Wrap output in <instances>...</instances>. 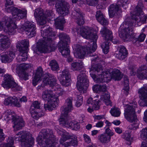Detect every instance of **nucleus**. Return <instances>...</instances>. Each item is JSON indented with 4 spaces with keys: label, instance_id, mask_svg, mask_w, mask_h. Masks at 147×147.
<instances>
[{
    "label": "nucleus",
    "instance_id": "f257e3e1",
    "mask_svg": "<svg viewBox=\"0 0 147 147\" xmlns=\"http://www.w3.org/2000/svg\"><path fill=\"white\" fill-rule=\"evenodd\" d=\"M77 32L84 38L92 40V48L88 47L86 48L79 45H76V52L74 54L75 57L77 58L82 59L83 58L84 55L87 54V57H94L91 59L92 61L99 62L101 61L100 58L98 55L93 53L97 48V45L95 42L97 39L98 36L93 34L91 29L88 27H82L78 29Z\"/></svg>",
    "mask_w": 147,
    "mask_h": 147
},
{
    "label": "nucleus",
    "instance_id": "f03ea898",
    "mask_svg": "<svg viewBox=\"0 0 147 147\" xmlns=\"http://www.w3.org/2000/svg\"><path fill=\"white\" fill-rule=\"evenodd\" d=\"M43 39L40 40L37 43L36 47L38 51L41 53H49L54 51L56 49V45L53 43V37L55 36L51 29L41 31Z\"/></svg>",
    "mask_w": 147,
    "mask_h": 147
},
{
    "label": "nucleus",
    "instance_id": "7ed1b4c3",
    "mask_svg": "<svg viewBox=\"0 0 147 147\" xmlns=\"http://www.w3.org/2000/svg\"><path fill=\"white\" fill-rule=\"evenodd\" d=\"M94 71L98 74L99 77L96 80L98 83L108 82L110 81L111 78L115 80H119L123 77V75L120 71L117 69H110L107 71H102V66L100 65H96L94 67Z\"/></svg>",
    "mask_w": 147,
    "mask_h": 147
},
{
    "label": "nucleus",
    "instance_id": "20e7f679",
    "mask_svg": "<svg viewBox=\"0 0 147 147\" xmlns=\"http://www.w3.org/2000/svg\"><path fill=\"white\" fill-rule=\"evenodd\" d=\"M71 66L73 70L80 71V73L77 77V88L81 93H85L89 86V82L87 78L85 71L82 70L83 68V62L79 61L73 63L71 64Z\"/></svg>",
    "mask_w": 147,
    "mask_h": 147
},
{
    "label": "nucleus",
    "instance_id": "39448f33",
    "mask_svg": "<svg viewBox=\"0 0 147 147\" xmlns=\"http://www.w3.org/2000/svg\"><path fill=\"white\" fill-rule=\"evenodd\" d=\"M37 140L42 147L49 145V147H59V144L55 141V138L52 129H43L39 134Z\"/></svg>",
    "mask_w": 147,
    "mask_h": 147
},
{
    "label": "nucleus",
    "instance_id": "423d86ee",
    "mask_svg": "<svg viewBox=\"0 0 147 147\" xmlns=\"http://www.w3.org/2000/svg\"><path fill=\"white\" fill-rule=\"evenodd\" d=\"M55 7L57 12L62 16H59L55 19V24L57 28L63 30V24L65 22L64 16L67 14L69 12V4L63 0H58Z\"/></svg>",
    "mask_w": 147,
    "mask_h": 147
},
{
    "label": "nucleus",
    "instance_id": "0eeeda50",
    "mask_svg": "<svg viewBox=\"0 0 147 147\" xmlns=\"http://www.w3.org/2000/svg\"><path fill=\"white\" fill-rule=\"evenodd\" d=\"M134 20L132 18L128 17L120 26L119 30V35L123 38L131 39L133 37V26L136 25V23Z\"/></svg>",
    "mask_w": 147,
    "mask_h": 147
},
{
    "label": "nucleus",
    "instance_id": "6e6552de",
    "mask_svg": "<svg viewBox=\"0 0 147 147\" xmlns=\"http://www.w3.org/2000/svg\"><path fill=\"white\" fill-rule=\"evenodd\" d=\"M129 103L131 105H127L124 113L125 117L127 121L130 122H134L129 126V129H135L138 128L139 121L135 114L134 108L137 107V103L135 100Z\"/></svg>",
    "mask_w": 147,
    "mask_h": 147
},
{
    "label": "nucleus",
    "instance_id": "1a4fd4ad",
    "mask_svg": "<svg viewBox=\"0 0 147 147\" xmlns=\"http://www.w3.org/2000/svg\"><path fill=\"white\" fill-rule=\"evenodd\" d=\"M13 2L12 0H6L5 10L7 12L11 13L13 18L17 20H19L26 18L27 16V11L24 9H20L13 6H8L13 5Z\"/></svg>",
    "mask_w": 147,
    "mask_h": 147
},
{
    "label": "nucleus",
    "instance_id": "9d476101",
    "mask_svg": "<svg viewBox=\"0 0 147 147\" xmlns=\"http://www.w3.org/2000/svg\"><path fill=\"white\" fill-rule=\"evenodd\" d=\"M15 140L21 142L22 147H31L34 144V139L31 134L25 131L19 132L14 136Z\"/></svg>",
    "mask_w": 147,
    "mask_h": 147
},
{
    "label": "nucleus",
    "instance_id": "9b49d317",
    "mask_svg": "<svg viewBox=\"0 0 147 147\" xmlns=\"http://www.w3.org/2000/svg\"><path fill=\"white\" fill-rule=\"evenodd\" d=\"M100 32L105 40L101 45V47L104 53L106 54L109 51V46L111 44V41H112L114 44H117V42L113 40V37L112 32L106 27H103L100 30Z\"/></svg>",
    "mask_w": 147,
    "mask_h": 147
},
{
    "label": "nucleus",
    "instance_id": "f8f14e48",
    "mask_svg": "<svg viewBox=\"0 0 147 147\" xmlns=\"http://www.w3.org/2000/svg\"><path fill=\"white\" fill-rule=\"evenodd\" d=\"M143 5L142 1H138L137 5L136 6L134 11L131 13V18L133 20H134L137 23L140 22L144 24L146 23L147 16L144 14L142 10ZM138 25L139 24H138Z\"/></svg>",
    "mask_w": 147,
    "mask_h": 147
},
{
    "label": "nucleus",
    "instance_id": "ddd939ff",
    "mask_svg": "<svg viewBox=\"0 0 147 147\" xmlns=\"http://www.w3.org/2000/svg\"><path fill=\"white\" fill-rule=\"evenodd\" d=\"M59 37L60 41L58 43L59 50L64 57L69 56L70 50L68 48V44L70 42V38L65 33H60Z\"/></svg>",
    "mask_w": 147,
    "mask_h": 147
},
{
    "label": "nucleus",
    "instance_id": "4468645a",
    "mask_svg": "<svg viewBox=\"0 0 147 147\" xmlns=\"http://www.w3.org/2000/svg\"><path fill=\"white\" fill-rule=\"evenodd\" d=\"M5 118L8 121L11 119L13 123V127L14 130L17 131L22 128L24 125L23 119L19 117L13 115L10 110H7L4 113Z\"/></svg>",
    "mask_w": 147,
    "mask_h": 147
},
{
    "label": "nucleus",
    "instance_id": "2eb2a0df",
    "mask_svg": "<svg viewBox=\"0 0 147 147\" xmlns=\"http://www.w3.org/2000/svg\"><path fill=\"white\" fill-rule=\"evenodd\" d=\"M4 80V82L1 85L5 88L8 89L11 88L13 91L20 90V87L15 82L11 75L8 74L5 75Z\"/></svg>",
    "mask_w": 147,
    "mask_h": 147
},
{
    "label": "nucleus",
    "instance_id": "dca6fc26",
    "mask_svg": "<svg viewBox=\"0 0 147 147\" xmlns=\"http://www.w3.org/2000/svg\"><path fill=\"white\" fill-rule=\"evenodd\" d=\"M3 28H5L9 34H13L17 27L15 23L13 22L11 18L6 17L5 21L0 22V31Z\"/></svg>",
    "mask_w": 147,
    "mask_h": 147
},
{
    "label": "nucleus",
    "instance_id": "f3484780",
    "mask_svg": "<svg viewBox=\"0 0 147 147\" xmlns=\"http://www.w3.org/2000/svg\"><path fill=\"white\" fill-rule=\"evenodd\" d=\"M23 28L29 37H32L35 35L36 32V26L33 23L26 22L24 24Z\"/></svg>",
    "mask_w": 147,
    "mask_h": 147
},
{
    "label": "nucleus",
    "instance_id": "a211bd4d",
    "mask_svg": "<svg viewBox=\"0 0 147 147\" xmlns=\"http://www.w3.org/2000/svg\"><path fill=\"white\" fill-rule=\"evenodd\" d=\"M11 42L9 38L7 36L0 34V50L5 51L10 46Z\"/></svg>",
    "mask_w": 147,
    "mask_h": 147
},
{
    "label": "nucleus",
    "instance_id": "6ab92c4d",
    "mask_svg": "<svg viewBox=\"0 0 147 147\" xmlns=\"http://www.w3.org/2000/svg\"><path fill=\"white\" fill-rule=\"evenodd\" d=\"M73 15L78 25L80 26L85 23L84 14L82 13L80 9H75L73 13Z\"/></svg>",
    "mask_w": 147,
    "mask_h": 147
},
{
    "label": "nucleus",
    "instance_id": "aec40b11",
    "mask_svg": "<svg viewBox=\"0 0 147 147\" xmlns=\"http://www.w3.org/2000/svg\"><path fill=\"white\" fill-rule=\"evenodd\" d=\"M34 16L38 19V24L43 25L46 23V17L41 8H37L35 10Z\"/></svg>",
    "mask_w": 147,
    "mask_h": 147
},
{
    "label": "nucleus",
    "instance_id": "412c9836",
    "mask_svg": "<svg viewBox=\"0 0 147 147\" xmlns=\"http://www.w3.org/2000/svg\"><path fill=\"white\" fill-rule=\"evenodd\" d=\"M42 78H44V79H45L42 69L41 67H39L36 69L35 75L32 80L33 85L34 86H36L38 82L41 80Z\"/></svg>",
    "mask_w": 147,
    "mask_h": 147
},
{
    "label": "nucleus",
    "instance_id": "4be33fe9",
    "mask_svg": "<svg viewBox=\"0 0 147 147\" xmlns=\"http://www.w3.org/2000/svg\"><path fill=\"white\" fill-rule=\"evenodd\" d=\"M109 15L110 18L118 15L121 12L119 7L117 4L111 5L108 8Z\"/></svg>",
    "mask_w": 147,
    "mask_h": 147
},
{
    "label": "nucleus",
    "instance_id": "5701e85b",
    "mask_svg": "<svg viewBox=\"0 0 147 147\" xmlns=\"http://www.w3.org/2000/svg\"><path fill=\"white\" fill-rule=\"evenodd\" d=\"M139 97L144 103V105L147 106V85H144L138 91Z\"/></svg>",
    "mask_w": 147,
    "mask_h": 147
},
{
    "label": "nucleus",
    "instance_id": "b1692460",
    "mask_svg": "<svg viewBox=\"0 0 147 147\" xmlns=\"http://www.w3.org/2000/svg\"><path fill=\"white\" fill-rule=\"evenodd\" d=\"M118 53L116 54V56L119 59L123 60L127 56V51L124 46L120 45L118 47Z\"/></svg>",
    "mask_w": 147,
    "mask_h": 147
},
{
    "label": "nucleus",
    "instance_id": "393cba45",
    "mask_svg": "<svg viewBox=\"0 0 147 147\" xmlns=\"http://www.w3.org/2000/svg\"><path fill=\"white\" fill-rule=\"evenodd\" d=\"M61 112L62 114L59 120V124L63 127H68L71 121L68 116V113H65L62 111Z\"/></svg>",
    "mask_w": 147,
    "mask_h": 147
},
{
    "label": "nucleus",
    "instance_id": "a878e982",
    "mask_svg": "<svg viewBox=\"0 0 147 147\" xmlns=\"http://www.w3.org/2000/svg\"><path fill=\"white\" fill-rule=\"evenodd\" d=\"M15 53L12 51H10L6 53L1 54L0 59L2 63H5L10 62L15 58Z\"/></svg>",
    "mask_w": 147,
    "mask_h": 147
},
{
    "label": "nucleus",
    "instance_id": "bb28decb",
    "mask_svg": "<svg viewBox=\"0 0 147 147\" xmlns=\"http://www.w3.org/2000/svg\"><path fill=\"white\" fill-rule=\"evenodd\" d=\"M137 75L140 80L147 79V66L142 65L137 70Z\"/></svg>",
    "mask_w": 147,
    "mask_h": 147
},
{
    "label": "nucleus",
    "instance_id": "cd10ccee",
    "mask_svg": "<svg viewBox=\"0 0 147 147\" xmlns=\"http://www.w3.org/2000/svg\"><path fill=\"white\" fill-rule=\"evenodd\" d=\"M73 98L71 97H69L67 98L66 100L65 105L61 107V111H62L63 113H66L70 112L73 109V107L72 104Z\"/></svg>",
    "mask_w": 147,
    "mask_h": 147
},
{
    "label": "nucleus",
    "instance_id": "c85d7f7f",
    "mask_svg": "<svg viewBox=\"0 0 147 147\" xmlns=\"http://www.w3.org/2000/svg\"><path fill=\"white\" fill-rule=\"evenodd\" d=\"M4 104L5 105L11 104L18 107H20L21 106L18 98L15 96L9 97L5 98L4 101Z\"/></svg>",
    "mask_w": 147,
    "mask_h": 147
},
{
    "label": "nucleus",
    "instance_id": "c756f323",
    "mask_svg": "<svg viewBox=\"0 0 147 147\" xmlns=\"http://www.w3.org/2000/svg\"><path fill=\"white\" fill-rule=\"evenodd\" d=\"M29 41L26 39L18 41L16 45V47L20 51H27L29 45Z\"/></svg>",
    "mask_w": 147,
    "mask_h": 147
},
{
    "label": "nucleus",
    "instance_id": "7c9ffc66",
    "mask_svg": "<svg viewBox=\"0 0 147 147\" xmlns=\"http://www.w3.org/2000/svg\"><path fill=\"white\" fill-rule=\"evenodd\" d=\"M96 17L97 21L103 26L108 25L107 20L105 18L103 13L100 11H98L96 12Z\"/></svg>",
    "mask_w": 147,
    "mask_h": 147
},
{
    "label": "nucleus",
    "instance_id": "2f4dec72",
    "mask_svg": "<svg viewBox=\"0 0 147 147\" xmlns=\"http://www.w3.org/2000/svg\"><path fill=\"white\" fill-rule=\"evenodd\" d=\"M53 91L47 90L44 91L42 94V99L45 101H49L54 96Z\"/></svg>",
    "mask_w": 147,
    "mask_h": 147
},
{
    "label": "nucleus",
    "instance_id": "473e14b6",
    "mask_svg": "<svg viewBox=\"0 0 147 147\" xmlns=\"http://www.w3.org/2000/svg\"><path fill=\"white\" fill-rule=\"evenodd\" d=\"M60 134L61 135V138L60 140V143L64 145V147H69V146L67 145L68 144H66V142H65L67 140L69 139L70 138H72V136L70 135H69L67 134H63V132L60 131Z\"/></svg>",
    "mask_w": 147,
    "mask_h": 147
},
{
    "label": "nucleus",
    "instance_id": "72a5a7b5",
    "mask_svg": "<svg viewBox=\"0 0 147 147\" xmlns=\"http://www.w3.org/2000/svg\"><path fill=\"white\" fill-rule=\"evenodd\" d=\"M98 139L99 142L101 143L106 144L110 141L111 138L107 134H103L98 136Z\"/></svg>",
    "mask_w": 147,
    "mask_h": 147
},
{
    "label": "nucleus",
    "instance_id": "f704fd0d",
    "mask_svg": "<svg viewBox=\"0 0 147 147\" xmlns=\"http://www.w3.org/2000/svg\"><path fill=\"white\" fill-rule=\"evenodd\" d=\"M107 87L105 84L102 85L96 84L94 85L92 88L93 91L98 92H105L107 90Z\"/></svg>",
    "mask_w": 147,
    "mask_h": 147
},
{
    "label": "nucleus",
    "instance_id": "c9c22d12",
    "mask_svg": "<svg viewBox=\"0 0 147 147\" xmlns=\"http://www.w3.org/2000/svg\"><path fill=\"white\" fill-rule=\"evenodd\" d=\"M20 54L17 57L16 59L19 62L26 61L28 58V55L27 51H20Z\"/></svg>",
    "mask_w": 147,
    "mask_h": 147
},
{
    "label": "nucleus",
    "instance_id": "e433bc0d",
    "mask_svg": "<svg viewBox=\"0 0 147 147\" xmlns=\"http://www.w3.org/2000/svg\"><path fill=\"white\" fill-rule=\"evenodd\" d=\"M30 111L31 117L34 119H38L39 118L44 115H45L43 112H38L35 111V110H30Z\"/></svg>",
    "mask_w": 147,
    "mask_h": 147
},
{
    "label": "nucleus",
    "instance_id": "4c0bfd02",
    "mask_svg": "<svg viewBox=\"0 0 147 147\" xmlns=\"http://www.w3.org/2000/svg\"><path fill=\"white\" fill-rule=\"evenodd\" d=\"M94 104L92 106V108L91 107H89L88 109V111L90 113L92 112L93 111V110H97L99 109L100 107V101L98 100V101H96V100H94Z\"/></svg>",
    "mask_w": 147,
    "mask_h": 147
},
{
    "label": "nucleus",
    "instance_id": "58836bf2",
    "mask_svg": "<svg viewBox=\"0 0 147 147\" xmlns=\"http://www.w3.org/2000/svg\"><path fill=\"white\" fill-rule=\"evenodd\" d=\"M71 76L69 70L67 69H64L62 72V73L60 74L59 78H61V80L62 82L64 78H70Z\"/></svg>",
    "mask_w": 147,
    "mask_h": 147
},
{
    "label": "nucleus",
    "instance_id": "ea45409f",
    "mask_svg": "<svg viewBox=\"0 0 147 147\" xmlns=\"http://www.w3.org/2000/svg\"><path fill=\"white\" fill-rule=\"evenodd\" d=\"M57 81L56 79L53 80H50L48 78H46L45 79H43V83H45L46 84H49L51 87H53L56 84Z\"/></svg>",
    "mask_w": 147,
    "mask_h": 147
},
{
    "label": "nucleus",
    "instance_id": "a19ab883",
    "mask_svg": "<svg viewBox=\"0 0 147 147\" xmlns=\"http://www.w3.org/2000/svg\"><path fill=\"white\" fill-rule=\"evenodd\" d=\"M72 136L71 140L69 142H66V144L69 146H76L78 145V142L77 140V138L74 135H70Z\"/></svg>",
    "mask_w": 147,
    "mask_h": 147
},
{
    "label": "nucleus",
    "instance_id": "79ce46f5",
    "mask_svg": "<svg viewBox=\"0 0 147 147\" xmlns=\"http://www.w3.org/2000/svg\"><path fill=\"white\" fill-rule=\"evenodd\" d=\"M110 113L112 116L115 117H119L121 114L119 109L117 107H114L111 109Z\"/></svg>",
    "mask_w": 147,
    "mask_h": 147
},
{
    "label": "nucleus",
    "instance_id": "37998d69",
    "mask_svg": "<svg viewBox=\"0 0 147 147\" xmlns=\"http://www.w3.org/2000/svg\"><path fill=\"white\" fill-rule=\"evenodd\" d=\"M70 128L73 130H77L80 128V125L76 121H71L69 125Z\"/></svg>",
    "mask_w": 147,
    "mask_h": 147
},
{
    "label": "nucleus",
    "instance_id": "c03bdc74",
    "mask_svg": "<svg viewBox=\"0 0 147 147\" xmlns=\"http://www.w3.org/2000/svg\"><path fill=\"white\" fill-rule=\"evenodd\" d=\"M51 69L53 71H56L59 69V67L57 62L55 60L51 61L49 63Z\"/></svg>",
    "mask_w": 147,
    "mask_h": 147
},
{
    "label": "nucleus",
    "instance_id": "a18cd8bd",
    "mask_svg": "<svg viewBox=\"0 0 147 147\" xmlns=\"http://www.w3.org/2000/svg\"><path fill=\"white\" fill-rule=\"evenodd\" d=\"M145 37L146 35L142 33L138 38H134L132 40L134 43H136L137 42H142L144 41Z\"/></svg>",
    "mask_w": 147,
    "mask_h": 147
},
{
    "label": "nucleus",
    "instance_id": "49530a36",
    "mask_svg": "<svg viewBox=\"0 0 147 147\" xmlns=\"http://www.w3.org/2000/svg\"><path fill=\"white\" fill-rule=\"evenodd\" d=\"M122 137L125 140L128 142L127 143V144L128 145H130L131 144V138L130 133H125L122 136Z\"/></svg>",
    "mask_w": 147,
    "mask_h": 147
},
{
    "label": "nucleus",
    "instance_id": "de8ad7c7",
    "mask_svg": "<svg viewBox=\"0 0 147 147\" xmlns=\"http://www.w3.org/2000/svg\"><path fill=\"white\" fill-rule=\"evenodd\" d=\"M61 82V78H59V81L61 84L63 86L65 87H67L69 86L70 85V82L71 80L70 78H64Z\"/></svg>",
    "mask_w": 147,
    "mask_h": 147
},
{
    "label": "nucleus",
    "instance_id": "09e8293b",
    "mask_svg": "<svg viewBox=\"0 0 147 147\" xmlns=\"http://www.w3.org/2000/svg\"><path fill=\"white\" fill-rule=\"evenodd\" d=\"M141 138L147 141V127L142 129L140 134Z\"/></svg>",
    "mask_w": 147,
    "mask_h": 147
},
{
    "label": "nucleus",
    "instance_id": "8fccbe9b",
    "mask_svg": "<svg viewBox=\"0 0 147 147\" xmlns=\"http://www.w3.org/2000/svg\"><path fill=\"white\" fill-rule=\"evenodd\" d=\"M40 108V103L38 101L34 102L31 106L30 110H35V109H39Z\"/></svg>",
    "mask_w": 147,
    "mask_h": 147
},
{
    "label": "nucleus",
    "instance_id": "3c124183",
    "mask_svg": "<svg viewBox=\"0 0 147 147\" xmlns=\"http://www.w3.org/2000/svg\"><path fill=\"white\" fill-rule=\"evenodd\" d=\"M83 103V97L80 95L77 96V99L76 102V105L78 107L81 106Z\"/></svg>",
    "mask_w": 147,
    "mask_h": 147
},
{
    "label": "nucleus",
    "instance_id": "603ef678",
    "mask_svg": "<svg viewBox=\"0 0 147 147\" xmlns=\"http://www.w3.org/2000/svg\"><path fill=\"white\" fill-rule=\"evenodd\" d=\"M86 3L90 6H94L98 2V0H85Z\"/></svg>",
    "mask_w": 147,
    "mask_h": 147
},
{
    "label": "nucleus",
    "instance_id": "864d4df0",
    "mask_svg": "<svg viewBox=\"0 0 147 147\" xmlns=\"http://www.w3.org/2000/svg\"><path fill=\"white\" fill-rule=\"evenodd\" d=\"M57 99V98L55 99L52 98L49 101V103L51 104L53 109V108H55L58 105Z\"/></svg>",
    "mask_w": 147,
    "mask_h": 147
},
{
    "label": "nucleus",
    "instance_id": "5fc2aeb1",
    "mask_svg": "<svg viewBox=\"0 0 147 147\" xmlns=\"http://www.w3.org/2000/svg\"><path fill=\"white\" fill-rule=\"evenodd\" d=\"M31 65L30 64H25L24 63L21 64L20 65V68L24 70H25L30 68Z\"/></svg>",
    "mask_w": 147,
    "mask_h": 147
},
{
    "label": "nucleus",
    "instance_id": "6e6d98bb",
    "mask_svg": "<svg viewBox=\"0 0 147 147\" xmlns=\"http://www.w3.org/2000/svg\"><path fill=\"white\" fill-rule=\"evenodd\" d=\"M45 14H46V16L45 15V17H46V19L50 20L51 19V17L53 16V11L52 10L47 11Z\"/></svg>",
    "mask_w": 147,
    "mask_h": 147
},
{
    "label": "nucleus",
    "instance_id": "4d7b16f0",
    "mask_svg": "<svg viewBox=\"0 0 147 147\" xmlns=\"http://www.w3.org/2000/svg\"><path fill=\"white\" fill-rule=\"evenodd\" d=\"M105 134H107L110 138H111V137L113 136L114 135V133L110 129L109 127L105 129Z\"/></svg>",
    "mask_w": 147,
    "mask_h": 147
},
{
    "label": "nucleus",
    "instance_id": "13d9d810",
    "mask_svg": "<svg viewBox=\"0 0 147 147\" xmlns=\"http://www.w3.org/2000/svg\"><path fill=\"white\" fill-rule=\"evenodd\" d=\"M96 100V101H97L96 99L93 100V98H89L87 100V104L88 105L89 107H92L91 106H92L94 104V100Z\"/></svg>",
    "mask_w": 147,
    "mask_h": 147
},
{
    "label": "nucleus",
    "instance_id": "bf43d9fd",
    "mask_svg": "<svg viewBox=\"0 0 147 147\" xmlns=\"http://www.w3.org/2000/svg\"><path fill=\"white\" fill-rule=\"evenodd\" d=\"M48 103L47 104H44V108L45 110H48L49 111H52L53 109L51 105V104L49 103V101H47Z\"/></svg>",
    "mask_w": 147,
    "mask_h": 147
},
{
    "label": "nucleus",
    "instance_id": "052dcab7",
    "mask_svg": "<svg viewBox=\"0 0 147 147\" xmlns=\"http://www.w3.org/2000/svg\"><path fill=\"white\" fill-rule=\"evenodd\" d=\"M118 5L119 7L122 6L123 7L124 6L127 5V2L125 1V0H120L118 1L117 2Z\"/></svg>",
    "mask_w": 147,
    "mask_h": 147
},
{
    "label": "nucleus",
    "instance_id": "680f3d73",
    "mask_svg": "<svg viewBox=\"0 0 147 147\" xmlns=\"http://www.w3.org/2000/svg\"><path fill=\"white\" fill-rule=\"evenodd\" d=\"M6 136L3 132V130L0 128V142L3 141Z\"/></svg>",
    "mask_w": 147,
    "mask_h": 147
},
{
    "label": "nucleus",
    "instance_id": "e2e57ef3",
    "mask_svg": "<svg viewBox=\"0 0 147 147\" xmlns=\"http://www.w3.org/2000/svg\"><path fill=\"white\" fill-rule=\"evenodd\" d=\"M136 68L133 66H131L130 67V74L131 75H134L136 74Z\"/></svg>",
    "mask_w": 147,
    "mask_h": 147
},
{
    "label": "nucleus",
    "instance_id": "0e129e2a",
    "mask_svg": "<svg viewBox=\"0 0 147 147\" xmlns=\"http://www.w3.org/2000/svg\"><path fill=\"white\" fill-rule=\"evenodd\" d=\"M56 89L57 91L56 92V94H58L59 95H62L65 93V92L63 90L60 88H56Z\"/></svg>",
    "mask_w": 147,
    "mask_h": 147
},
{
    "label": "nucleus",
    "instance_id": "69168bd1",
    "mask_svg": "<svg viewBox=\"0 0 147 147\" xmlns=\"http://www.w3.org/2000/svg\"><path fill=\"white\" fill-rule=\"evenodd\" d=\"M83 136L85 142L87 143L90 142L91 139L89 136L86 134H84Z\"/></svg>",
    "mask_w": 147,
    "mask_h": 147
},
{
    "label": "nucleus",
    "instance_id": "338daca9",
    "mask_svg": "<svg viewBox=\"0 0 147 147\" xmlns=\"http://www.w3.org/2000/svg\"><path fill=\"white\" fill-rule=\"evenodd\" d=\"M45 83L42 84L38 86L37 88V90L39 91L40 90H42L45 89Z\"/></svg>",
    "mask_w": 147,
    "mask_h": 147
},
{
    "label": "nucleus",
    "instance_id": "774afa93",
    "mask_svg": "<svg viewBox=\"0 0 147 147\" xmlns=\"http://www.w3.org/2000/svg\"><path fill=\"white\" fill-rule=\"evenodd\" d=\"M110 95L108 93L104 94L103 96V100H109L110 99Z\"/></svg>",
    "mask_w": 147,
    "mask_h": 147
}]
</instances>
